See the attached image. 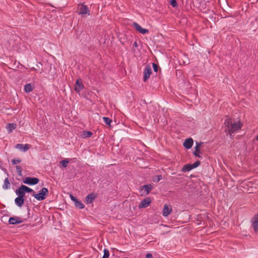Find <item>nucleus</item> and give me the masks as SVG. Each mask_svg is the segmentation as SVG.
I'll list each match as a JSON object with an SVG mask.
<instances>
[{"mask_svg": "<svg viewBox=\"0 0 258 258\" xmlns=\"http://www.w3.org/2000/svg\"><path fill=\"white\" fill-rule=\"evenodd\" d=\"M224 123L227 127L226 132H228V134L230 135L235 132L240 130L242 125L239 121L233 122L232 119L229 118L225 119Z\"/></svg>", "mask_w": 258, "mask_h": 258, "instance_id": "obj_1", "label": "nucleus"}, {"mask_svg": "<svg viewBox=\"0 0 258 258\" xmlns=\"http://www.w3.org/2000/svg\"><path fill=\"white\" fill-rule=\"evenodd\" d=\"M96 196L93 194L91 193L89 194L86 198V201L87 204H91L96 198Z\"/></svg>", "mask_w": 258, "mask_h": 258, "instance_id": "obj_14", "label": "nucleus"}, {"mask_svg": "<svg viewBox=\"0 0 258 258\" xmlns=\"http://www.w3.org/2000/svg\"><path fill=\"white\" fill-rule=\"evenodd\" d=\"M254 221L252 223V226L254 230L256 232L258 231V214H256L253 218Z\"/></svg>", "mask_w": 258, "mask_h": 258, "instance_id": "obj_16", "label": "nucleus"}, {"mask_svg": "<svg viewBox=\"0 0 258 258\" xmlns=\"http://www.w3.org/2000/svg\"><path fill=\"white\" fill-rule=\"evenodd\" d=\"M104 254L102 258H108L109 256V251L107 249H104L103 250Z\"/></svg>", "mask_w": 258, "mask_h": 258, "instance_id": "obj_29", "label": "nucleus"}, {"mask_svg": "<svg viewBox=\"0 0 258 258\" xmlns=\"http://www.w3.org/2000/svg\"><path fill=\"white\" fill-rule=\"evenodd\" d=\"M194 141L191 138H188L185 140L183 143V146L187 149H189L191 148L193 145Z\"/></svg>", "mask_w": 258, "mask_h": 258, "instance_id": "obj_12", "label": "nucleus"}, {"mask_svg": "<svg viewBox=\"0 0 258 258\" xmlns=\"http://www.w3.org/2000/svg\"><path fill=\"white\" fill-rule=\"evenodd\" d=\"M93 135V133L90 131H84L82 133V137L83 138H87L91 137Z\"/></svg>", "mask_w": 258, "mask_h": 258, "instance_id": "obj_23", "label": "nucleus"}, {"mask_svg": "<svg viewBox=\"0 0 258 258\" xmlns=\"http://www.w3.org/2000/svg\"><path fill=\"white\" fill-rule=\"evenodd\" d=\"M162 175H155L153 177V180L154 182H158L162 179Z\"/></svg>", "mask_w": 258, "mask_h": 258, "instance_id": "obj_28", "label": "nucleus"}, {"mask_svg": "<svg viewBox=\"0 0 258 258\" xmlns=\"http://www.w3.org/2000/svg\"><path fill=\"white\" fill-rule=\"evenodd\" d=\"M20 186L21 187V189L24 190L25 193H26V192H33V194L35 193V191L32 189L30 188V187H29L26 185H21Z\"/></svg>", "mask_w": 258, "mask_h": 258, "instance_id": "obj_19", "label": "nucleus"}, {"mask_svg": "<svg viewBox=\"0 0 258 258\" xmlns=\"http://www.w3.org/2000/svg\"><path fill=\"white\" fill-rule=\"evenodd\" d=\"M201 153L200 149H198V147H195V150L193 152L194 155L196 157H198L199 158H202V157L200 156V154Z\"/></svg>", "mask_w": 258, "mask_h": 258, "instance_id": "obj_25", "label": "nucleus"}, {"mask_svg": "<svg viewBox=\"0 0 258 258\" xmlns=\"http://www.w3.org/2000/svg\"><path fill=\"white\" fill-rule=\"evenodd\" d=\"M153 188V186L151 184H146L140 187V192L143 191L142 193V196H146L148 195L151 190Z\"/></svg>", "mask_w": 258, "mask_h": 258, "instance_id": "obj_5", "label": "nucleus"}, {"mask_svg": "<svg viewBox=\"0 0 258 258\" xmlns=\"http://www.w3.org/2000/svg\"><path fill=\"white\" fill-rule=\"evenodd\" d=\"M170 5L174 8L176 7L178 4L176 2V0H169Z\"/></svg>", "mask_w": 258, "mask_h": 258, "instance_id": "obj_32", "label": "nucleus"}, {"mask_svg": "<svg viewBox=\"0 0 258 258\" xmlns=\"http://www.w3.org/2000/svg\"><path fill=\"white\" fill-rule=\"evenodd\" d=\"M15 204L19 207H21L24 203V198L18 197L15 200Z\"/></svg>", "mask_w": 258, "mask_h": 258, "instance_id": "obj_15", "label": "nucleus"}, {"mask_svg": "<svg viewBox=\"0 0 258 258\" xmlns=\"http://www.w3.org/2000/svg\"><path fill=\"white\" fill-rule=\"evenodd\" d=\"M172 212V208L170 206L165 205L163 210V216H168Z\"/></svg>", "mask_w": 258, "mask_h": 258, "instance_id": "obj_11", "label": "nucleus"}, {"mask_svg": "<svg viewBox=\"0 0 258 258\" xmlns=\"http://www.w3.org/2000/svg\"><path fill=\"white\" fill-rule=\"evenodd\" d=\"M23 222V220L21 218L17 216L12 217L9 218V223L12 225L20 224Z\"/></svg>", "mask_w": 258, "mask_h": 258, "instance_id": "obj_8", "label": "nucleus"}, {"mask_svg": "<svg viewBox=\"0 0 258 258\" xmlns=\"http://www.w3.org/2000/svg\"><path fill=\"white\" fill-rule=\"evenodd\" d=\"M16 194L19 197L24 198L25 196V192L24 190L21 189V186L16 190Z\"/></svg>", "mask_w": 258, "mask_h": 258, "instance_id": "obj_22", "label": "nucleus"}, {"mask_svg": "<svg viewBox=\"0 0 258 258\" xmlns=\"http://www.w3.org/2000/svg\"><path fill=\"white\" fill-rule=\"evenodd\" d=\"M49 191L47 188L43 187L40 191L38 194H33V196L34 197L35 199H36L38 201H42L46 198L47 195H48Z\"/></svg>", "mask_w": 258, "mask_h": 258, "instance_id": "obj_2", "label": "nucleus"}, {"mask_svg": "<svg viewBox=\"0 0 258 258\" xmlns=\"http://www.w3.org/2000/svg\"><path fill=\"white\" fill-rule=\"evenodd\" d=\"M152 69L149 65H147L144 71L143 81L146 82L150 78L152 74Z\"/></svg>", "mask_w": 258, "mask_h": 258, "instance_id": "obj_6", "label": "nucleus"}, {"mask_svg": "<svg viewBox=\"0 0 258 258\" xmlns=\"http://www.w3.org/2000/svg\"><path fill=\"white\" fill-rule=\"evenodd\" d=\"M151 201L150 197H146L139 204V208L142 209L147 207L151 204Z\"/></svg>", "mask_w": 258, "mask_h": 258, "instance_id": "obj_7", "label": "nucleus"}, {"mask_svg": "<svg viewBox=\"0 0 258 258\" xmlns=\"http://www.w3.org/2000/svg\"><path fill=\"white\" fill-rule=\"evenodd\" d=\"M16 148L22 151L26 152L29 149V145L28 144H18L16 145Z\"/></svg>", "mask_w": 258, "mask_h": 258, "instance_id": "obj_13", "label": "nucleus"}, {"mask_svg": "<svg viewBox=\"0 0 258 258\" xmlns=\"http://www.w3.org/2000/svg\"><path fill=\"white\" fill-rule=\"evenodd\" d=\"M17 126V125L16 123H9L7 125V128L8 130V131L9 132H12V131L15 129L16 127Z\"/></svg>", "mask_w": 258, "mask_h": 258, "instance_id": "obj_21", "label": "nucleus"}, {"mask_svg": "<svg viewBox=\"0 0 258 258\" xmlns=\"http://www.w3.org/2000/svg\"><path fill=\"white\" fill-rule=\"evenodd\" d=\"M11 188V184L8 177H7L4 182L3 188L4 189H8Z\"/></svg>", "mask_w": 258, "mask_h": 258, "instance_id": "obj_17", "label": "nucleus"}, {"mask_svg": "<svg viewBox=\"0 0 258 258\" xmlns=\"http://www.w3.org/2000/svg\"><path fill=\"white\" fill-rule=\"evenodd\" d=\"M39 182V179L36 177H27L23 179V182L29 185H36Z\"/></svg>", "mask_w": 258, "mask_h": 258, "instance_id": "obj_4", "label": "nucleus"}, {"mask_svg": "<svg viewBox=\"0 0 258 258\" xmlns=\"http://www.w3.org/2000/svg\"><path fill=\"white\" fill-rule=\"evenodd\" d=\"M194 169L191 164H187L184 165L182 167V171L183 172H187Z\"/></svg>", "mask_w": 258, "mask_h": 258, "instance_id": "obj_20", "label": "nucleus"}, {"mask_svg": "<svg viewBox=\"0 0 258 258\" xmlns=\"http://www.w3.org/2000/svg\"><path fill=\"white\" fill-rule=\"evenodd\" d=\"M255 140L258 141V134H257V135L255 137Z\"/></svg>", "mask_w": 258, "mask_h": 258, "instance_id": "obj_40", "label": "nucleus"}, {"mask_svg": "<svg viewBox=\"0 0 258 258\" xmlns=\"http://www.w3.org/2000/svg\"><path fill=\"white\" fill-rule=\"evenodd\" d=\"M69 161L67 159L62 160L60 161V164L64 168H66L67 167L68 164L69 163Z\"/></svg>", "mask_w": 258, "mask_h": 258, "instance_id": "obj_26", "label": "nucleus"}, {"mask_svg": "<svg viewBox=\"0 0 258 258\" xmlns=\"http://www.w3.org/2000/svg\"><path fill=\"white\" fill-rule=\"evenodd\" d=\"M16 170H17V172L18 173V174L19 176H22V169L21 167L20 166H16Z\"/></svg>", "mask_w": 258, "mask_h": 258, "instance_id": "obj_30", "label": "nucleus"}, {"mask_svg": "<svg viewBox=\"0 0 258 258\" xmlns=\"http://www.w3.org/2000/svg\"><path fill=\"white\" fill-rule=\"evenodd\" d=\"M152 66H153V70H154V72H157L158 70L159 66L155 63H153Z\"/></svg>", "mask_w": 258, "mask_h": 258, "instance_id": "obj_35", "label": "nucleus"}, {"mask_svg": "<svg viewBox=\"0 0 258 258\" xmlns=\"http://www.w3.org/2000/svg\"><path fill=\"white\" fill-rule=\"evenodd\" d=\"M70 198L71 199V200L74 202V203L78 200V199L75 197L74 196H73L72 195H70Z\"/></svg>", "mask_w": 258, "mask_h": 258, "instance_id": "obj_37", "label": "nucleus"}, {"mask_svg": "<svg viewBox=\"0 0 258 258\" xmlns=\"http://www.w3.org/2000/svg\"><path fill=\"white\" fill-rule=\"evenodd\" d=\"M24 90L26 93H30L33 90V87L31 83L26 84L24 86Z\"/></svg>", "mask_w": 258, "mask_h": 258, "instance_id": "obj_18", "label": "nucleus"}, {"mask_svg": "<svg viewBox=\"0 0 258 258\" xmlns=\"http://www.w3.org/2000/svg\"><path fill=\"white\" fill-rule=\"evenodd\" d=\"M138 46V43H137V41H135L134 43V46L135 47H137Z\"/></svg>", "mask_w": 258, "mask_h": 258, "instance_id": "obj_39", "label": "nucleus"}, {"mask_svg": "<svg viewBox=\"0 0 258 258\" xmlns=\"http://www.w3.org/2000/svg\"><path fill=\"white\" fill-rule=\"evenodd\" d=\"M133 26L135 28V29L139 31L140 33L142 34H145L146 33H148L149 30L147 29L143 28L139 24L136 22H134L133 23Z\"/></svg>", "mask_w": 258, "mask_h": 258, "instance_id": "obj_9", "label": "nucleus"}, {"mask_svg": "<svg viewBox=\"0 0 258 258\" xmlns=\"http://www.w3.org/2000/svg\"><path fill=\"white\" fill-rule=\"evenodd\" d=\"M21 162V159L20 158L14 159L12 160V163L13 165H16Z\"/></svg>", "mask_w": 258, "mask_h": 258, "instance_id": "obj_31", "label": "nucleus"}, {"mask_svg": "<svg viewBox=\"0 0 258 258\" xmlns=\"http://www.w3.org/2000/svg\"><path fill=\"white\" fill-rule=\"evenodd\" d=\"M74 204L77 208H78L79 209H81L84 208L85 207L84 205L81 201H79L78 200L76 201L74 203Z\"/></svg>", "mask_w": 258, "mask_h": 258, "instance_id": "obj_24", "label": "nucleus"}, {"mask_svg": "<svg viewBox=\"0 0 258 258\" xmlns=\"http://www.w3.org/2000/svg\"><path fill=\"white\" fill-rule=\"evenodd\" d=\"M196 145L195 147H198V149H200V147L202 145V144H203V142H201L199 143V142H197L196 143Z\"/></svg>", "mask_w": 258, "mask_h": 258, "instance_id": "obj_36", "label": "nucleus"}, {"mask_svg": "<svg viewBox=\"0 0 258 258\" xmlns=\"http://www.w3.org/2000/svg\"><path fill=\"white\" fill-rule=\"evenodd\" d=\"M200 7L201 11H203L204 13H208L209 11H210V10L206 9V7H204V6H203V5H201Z\"/></svg>", "mask_w": 258, "mask_h": 258, "instance_id": "obj_34", "label": "nucleus"}, {"mask_svg": "<svg viewBox=\"0 0 258 258\" xmlns=\"http://www.w3.org/2000/svg\"><path fill=\"white\" fill-rule=\"evenodd\" d=\"M77 12L79 15L86 16V15H90V10L88 7L84 4H80L78 6Z\"/></svg>", "mask_w": 258, "mask_h": 258, "instance_id": "obj_3", "label": "nucleus"}, {"mask_svg": "<svg viewBox=\"0 0 258 258\" xmlns=\"http://www.w3.org/2000/svg\"><path fill=\"white\" fill-rule=\"evenodd\" d=\"M103 119L106 124L110 125V124L112 122V120L111 119L107 117H103Z\"/></svg>", "mask_w": 258, "mask_h": 258, "instance_id": "obj_27", "label": "nucleus"}, {"mask_svg": "<svg viewBox=\"0 0 258 258\" xmlns=\"http://www.w3.org/2000/svg\"><path fill=\"white\" fill-rule=\"evenodd\" d=\"M84 85L81 80H77L75 84V90L79 93L84 89Z\"/></svg>", "mask_w": 258, "mask_h": 258, "instance_id": "obj_10", "label": "nucleus"}, {"mask_svg": "<svg viewBox=\"0 0 258 258\" xmlns=\"http://www.w3.org/2000/svg\"><path fill=\"white\" fill-rule=\"evenodd\" d=\"M201 164V162L199 160L195 162L194 163L192 164V167L193 168H195L198 167Z\"/></svg>", "mask_w": 258, "mask_h": 258, "instance_id": "obj_33", "label": "nucleus"}, {"mask_svg": "<svg viewBox=\"0 0 258 258\" xmlns=\"http://www.w3.org/2000/svg\"><path fill=\"white\" fill-rule=\"evenodd\" d=\"M31 69L34 70V71H36V69H35L34 68H32Z\"/></svg>", "mask_w": 258, "mask_h": 258, "instance_id": "obj_41", "label": "nucleus"}, {"mask_svg": "<svg viewBox=\"0 0 258 258\" xmlns=\"http://www.w3.org/2000/svg\"><path fill=\"white\" fill-rule=\"evenodd\" d=\"M145 258H153V255L150 253H148L145 256Z\"/></svg>", "mask_w": 258, "mask_h": 258, "instance_id": "obj_38", "label": "nucleus"}]
</instances>
